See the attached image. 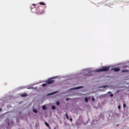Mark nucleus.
Returning a JSON list of instances; mask_svg holds the SVG:
<instances>
[{
	"label": "nucleus",
	"instance_id": "obj_1",
	"mask_svg": "<svg viewBox=\"0 0 129 129\" xmlns=\"http://www.w3.org/2000/svg\"><path fill=\"white\" fill-rule=\"evenodd\" d=\"M57 77H54L48 79V80L46 81L47 84H42V86H46L47 84H50L52 83L54 81L53 79Z\"/></svg>",
	"mask_w": 129,
	"mask_h": 129
},
{
	"label": "nucleus",
	"instance_id": "obj_2",
	"mask_svg": "<svg viewBox=\"0 0 129 129\" xmlns=\"http://www.w3.org/2000/svg\"><path fill=\"white\" fill-rule=\"evenodd\" d=\"M110 67V66L104 67L101 69H99L98 70H96L95 71V72H101L107 71L109 70Z\"/></svg>",
	"mask_w": 129,
	"mask_h": 129
},
{
	"label": "nucleus",
	"instance_id": "obj_3",
	"mask_svg": "<svg viewBox=\"0 0 129 129\" xmlns=\"http://www.w3.org/2000/svg\"><path fill=\"white\" fill-rule=\"evenodd\" d=\"M112 70H113L117 72L119 71V68H117L112 69Z\"/></svg>",
	"mask_w": 129,
	"mask_h": 129
},
{
	"label": "nucleus",
	"instance_id": "obj_4",
	"mask_svg": "<svg viewBox=\"0 0 129 129\" xmlns=\"http://www.w3.org/2000/svg\"><path fill=\"white\" fill-rule=\"evenodd\" d=\"M81 88V87H76L74 88H72L71 89H79L80 88Z\"/></svg>",
	"mask_w": 129,
	"mask_h": 129
},
{
	"label": "nucleus",
	"instance_id": "obj_5",
	"mask_svg": "<svg viewBox=\"0 0 129 129\" xmlns=\"http://www.w3.org/2000/svg\"><path fill=\"white\" fill-rule=\"evenodd\" d=\"M42 108L43 110H45L46 109V107L45 106L43 105L42 106Z\"/></svg>",
	"mask_w": 129,
	"mask_h": 129
},
{
	"label": "nucleus",
	"instance_id": "obj_6",
	"mask_svg": "<svg viewBox=\"0 0 129 129\" xmlns=\"http://www.w3.org/2000/svg\"><path fill=\"white\" fill-rule=\"evenodd\" d=\"M33 112L35 113H37V110H36L35 109H33Z\"/></svg>",
	"mask_w": 129,
	"mask_h": 129
},
{
	"label": "nucleus",
	"instance_id": "obj_7",
	"mask_svg": "<svg viewBox=\"0 0 129 129\" xmlns=\"http://www.w3.org/2000/svg\"><path fill=\"white\" fill-rule=\"evenodd\" d=\"M88 99L87 98H85V101L86 102H88Z\"/></svg>",
	"mask_w": 129,
	"mask_h": 129
},
{
	"label": "nucleus",
	"instance_id": "obj_8",
	"mask_svg": "<svg viewBox=\"0 0 129 129\" xmlns=\"http://www.w3.org/2000/svg\"><path fill=\"white\" fill-rule=\"evenodd\" d=\"M45 123L46 125L48 127L49 126V124L47 122H45Z\"/></svg>",
	"mask_w": 129,
	"mask_h": 129
},
{
	"label": "nucleus",
	"instance_id": "obj_9",
	"mask_svg": "<svg viewBox=\"0 0 129 129\" xmlns=\"http://www.w3.org/2000/svg\"><path fill=\"white\" fill-rule=\"evenodd\" d=\"M39 4L40 5H45L44 3L43 2H40L39 3Z\"/></svg>",
	"mask_w": 129,
	"mask_h": 129
},
{
	"label": "nucleus",
	"instance_id": "obj_10",
	"mask_svg": "<svg viewBox=\"0 0 129 129\" xmlns=\"http://www.w3.org/2000/svg\"><path fill=\"white\" fill-rule=\"evenodd\" d=\"M65 115L66 116L67 119L68 120L69 119V118L68 116V115L67 114H65Z\"/></svg>",
	"mask_w": 129,
	"mask_h": 129
},
{
	"label": "nucleus",
	"instance_id": "obj_11",
	"mask_svg": "<svg viewBox=\"0 0 129 129\" xmlns=\"http://www.w3.org/2000/svg\"><path fill=\"white\" fill-rule=\"evenodd\" d=\"M52 108L53 109H55V106H52Z\"/></svg>",
	"mask_w": 129,
	"mask_h": 129
},
{
	"label": "nucleus",
	"instance_id": "obj_12",
	"mask_svg": "<svg viewBox=\"0 0 129 129\" xmlns=\"http://www.w3.org/2000/svg\"><path fill=\"white\" fill-rule=\"evenodd\" d=\"M60 103H59L57 101L56 102V104L57 105H59Z\"/></svg>",
	"mask_w": 129,
	"mask_h": 129
},
{
	"label": "nucleus",
	"instance_id": "obj_13",
	"mask_svg": "<svg viewBox=\"0 0 129 129\" xmlns=\"http://www.w3.org/2000/svg\"><path fill=\"white\" fill-rule=\"evenodd\" d=\"M127 71H128L127 70H123L122 71V72H123V73H124V72H127Z\"/></svg>",
	"mask_w": 129,
	"mask_h": 129
},
{
	"label": "nucleus",
	"instance_id": "obj_14",
	"mask_svg": "<svg viewBox=\"0 0 129 129\" xmlns=\"http://www.w3.org/2000/svg\"><path fill=\"white\" fill-rule=\"evenodd\" d=\"M56 92H54L52 93H50L48 95L53 94L56 93Z\"/></svg>",
	"mask_w": 129,
	"mask_h": 129
},
{
	"label": "nucleus",
	"instance_id": "obj_15",
	"mask_svg": "<svg viewBox=\"0 0 129 129\" xmlns=\"http://www.w3.org/2000/svg\"><path fill=\"white\" fill-rule=\"evenodd\" d=\"M26 95L25 94H23L21 95V96L23 97L25 96Z\"/></svg>",
	"mask_w": 129,
	"mask_h": 129
},
{
	"label": "nucleus",
	"instance_id": "obj_16",
	"mask_svg": "<svg viewBox=\"0 0 129 129\" xmlns=\"http://www.w3.org/2000/svg\"><path fill=\"white\" fill-rule=\"evenodd\" d=\"M120 105H119L118 106V109H120Z\"/></svg>",
	"mask_w": 129,
	"mask_h": 129
},
{
	"label": "nucleus",
	"instance_id": "obj_17",
	"mask_svg": "<svg viewBox=\"0 0 129 129\" xmlns=\"http://www.w3.org/2000/svg\"><path fill=\"white\" fill-rule=\"evenodd\" d=\"M113 95L112 94H111L110 95V96H112Z\"/></svg>",
	"mask_w": 129,
	"mask_h": 129
},
{
	"label": "nucleus",
	"instance_id": "obj_18",
	"mask_svg": "<svg viewBox=\"0 0 129 129\" xmlns=\"http://www.w3.org/2000/svg\"><path fill=\"white\" fill-rule=\"evenodd\" d=\"M106 86H102L101 87H103V88H104L105 87H106Z\"/></svg>",
	"mask_w": 129,
	"mask_h": 129
},
{
	"label": "nucleus",
	"instance_id": "obj_19",
	"mask_svg": "<svg viewBox=\"0 0 129 129\" xmlns=\"http://www.w3.org/2000/svg\"><path fill=\"white\" fill-rule=\"evenodd\" d=\"M70 120L71 121H72V118H70Z\"/></svg>",
	"mask_w": 129,
	"mask_h": 129
},
{
	"label": "nucleus",
	"instance_id": "obj_20",
	"mask_svg": "<svg viewBox=\"0 0 129 129\" xmlns=\"http://www.w3.org/2000/svg\"><path fill=\"white\" fill-rule=\"evenodd\" d=\"M125 106H126L125 104H124L123 105V107L124 108L125 107Z\"/></svg>",
	"mask_w": 129,
	"mask_h": 129
},
{
	"label": "nucleus",
	"instance_id": "obj_21",
	"mask_svg": "<svg viewBox=\"0 0 129 129\" xmlns=\"http://www.w3.org/2000/svg\"><path fill=\"white\" fill-rule=\"evenodd\" d=\"M92 101H94V98H92Z\"/></svg>",
	"mask_w": 129,
	"mask_h": 129
},
{
	"label": "nucleus",
	"instance_id": "obj_22",
	"mask_svg": "<svg viewBox=\"0 0 129 129\" xmlns=\"http://www.w3.org/2000/svg\"><path fill=\"white\" fill-rule=\"evenodd\" d=\"M33 5L34 6H35V4H33Z\"/></svg>",
	"mask_w": 129,
	"mask_h": 129
},
{
	"label": "nucleus",
	"instance_id": "obj_23",
	"mask_svg": "<svg viewBox=\"0 0 129 129\" xmlns=\"http://www.w3.org/2000/svg\"><path fill=\"white\" fill-rule=\"evenodd\" d=\"M110 92H108V93H110Z\"/></svg>",
	"mask_w": 129,
	"mask_h": 129
},
{
	"label": "nucleus",
	"instance_id": "obj_24",
	"mask_svg": "<svg viewBox=\"0 0 129 129\" xmlns=\"http://www.w3.org/2000/svg\"><path fill=\"white\" fill-rule=\"evenodd\" d=\"M1 111V109H0V111Z\"/></svg>",
	"mask_w": 129,
	"mask_h": 129
}]
</instances>
